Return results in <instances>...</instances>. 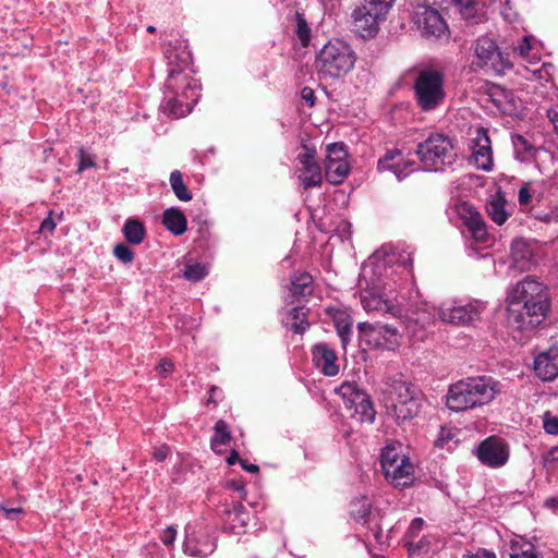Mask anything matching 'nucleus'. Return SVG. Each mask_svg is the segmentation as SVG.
I'll list each match as a JSON object with an SVG mask.
<instances>
[{
    "label": "nucleus",
    "instance_id": "nucleus-35",
    "mask_svg": "<svg viewBox=\"0 0 558 558\" xmlns=\"http://www.w3.org/2000/svg\"><path fill=\"white\" fill-rule=\"evenodd\" d=\"M291 294L296 298H305L313 292V278L308 272L294 274L291 278Z\"/></svg>",
    "mask_w": 558,
    "mask_h": 558
},
{
    "label": "nucleus",
    "instance_id": "nucleus-19",
    "mask_svg": "<svg viewBox=\"0 0 558 558\" xmlns=\"http://www.w3.org/2000/svg\"><path fill=\"white\" fill-rule=\"evenodd\" d=\"M472 159L477 169L490 171L493 169L494 159L492 150V142L488 132L484 128H480L475 132L472 140Z\"/></svg>",
    "mask_w": 558,
    "mask_h": 558
},
{
    "label": "nucleus",
    "instance_id": "nucleus-24",
    "mask_svg": "<svg viewBox=\"0 0 558 558\" xmlns=\"http://www.w3.org/2000/svg\"><path fill=\"white\" fill-rule=\"evenodd\" d=\"M534 371L542 380H554L558 376V348L541 352L534 360Z\"/></svg>",
    "mask_w": 558,
    "mask_h": 558
},
{
    "label": "nucleus",
    "instance_id": "nucleus-18",
    "mask_svg": "<svg viewBox=\"0 0 558 558\" xmlns=\"http://www.w3.org/2000/svg\"><path fill=\"white\" fill-rule=\"evenodd\" d=\"M480 307L472 303L461 304L457 302L442 303L438 308L439 318L444 323L453 325H466L478 319Z\"/></svg>",
    "mask_w": 558,
    "mask_h": 558
},
{
    "label": "nucleus",
    "instance_id": "nucleus-22",
    "mask_svg": "<svg viewBox=\"0 0 558 558\" xmlns=\"http://www.w3.org/2000/svg\"><path fill=\"white\" fill-rule=\"evenodd\" d=\"M457 214L476 242H486L488 236L486 225L481 214L473 206L466 203L460 204L457 206Z\"/></svg>",
    "mask_w": 558,
    "mask_h": 558
},
{
    "label": "nucleus",
    "instance_id": "nucleus-15",
    "mask_svg": "<svg viewBox=\"0 0 558 558\" xmlns=\"http://www.w3.org/2000/svg\"><path fill=\"white\" fill-rule=\"evenodd\" d=\"M325 177L331 184L341 183L350 171L348 151L343 143H332L327 146Z\"/></svg>",
    "mask_w": 558,
    "mask_h": 558
},
{
    "label": "nucleus",
    "instance_id": "nucleus-21",
    "mask_svg": "<svg viewBox=\"0 0 558 558\" xmlns=\"http://www.w3.org/2000/svg\"><path fill=\"white\" fill-rule=\"evenodd\" d=\"M313 364L325 376L333 377L339 374L340 366L337 363L338 356L336 351L326 342H319L312 347L311 350Z\"/></svg>",
    "mask_w": 558,
    "mask_h": 558
},
{
    "label": "nucleus",
    "instance_id": "nucleus-63",
    "mask_svg": "<svg viewBox=\"0 0 558 558\" xmlns=\"http://www.w3.org/2000/svg\"><path fill=\"white\" fill-rule=\"evenodd\" d=\"M209 392H210V397L208 399V402L216 403L215 397H217V393H219L220 390L217 387H211Z\"/></svg>",
    "mask_w": 558,
    "mask_h": 558
},
{
    "label": "nucleus",
    "instance_id": "nucleus-1",
    "mask_svg": "<svg viewBox=\"0 0 558 558\" xmlns=\"http://www.w3.org/2000/svg\"><path fill=\"white\" fill-rule=\"evenodd\" d=\"M549 299L546 287L526 277L518 282L510 296L508 317L522 331L532 330L546 317Z\"/></svg>",
    "mask_w": 558,
    "mask_h": 558
},
{
    "label": "nucleus",
    "instance_id": "nucleus-17",
    "mask_svg": "<svg viewBox=\"0 0 558 558\" xmlns=\"http://www.w3.org/2000/svg\"><path fill=\"white\" fill-rule=\"evenodd\" d=\"M414 22L426 38H441L448 33V26L442 16L437 10L428 7L417 8Z\"/></svg>",
    "mask_w": 558,
    "mask_h": 558
},
{
    "label": "nucleus",
    "instance_id": "nucleus-30",
    "mask_svg": "<svg viewBox=\"0 0 558 558\" xmlns=\"http://www.w3.org/2000/svg\"><path fill=\"white\" fill-rule=\"evenodd\" d=\"M162 223L174 235L183 234L187 229L184 214L175 207L168 208L162 214Z\"/></svg>",
    "mask_w": 558,
    "mask_h": 558
},
{
    "label": "nucleus",
    "instance_id": "nucleus-52",
    "mask_svg": "<svg viewBox=\"0 0 558 558\" xmlns=\"http://www.w3.org/2000/svg\"><path fill=\"white\" fill-rule=\"evenodd\" d=\"M95 166V161L90 155H87L83 149H80V163L78 172Z\"/></svg>",
    "mask_w": 558,
    "mask_h": 558
},
{
    "label": "nucleus",
    "instance_id": "nucleus-41",
    "mask_svg": "<svg viewBox=\"0 0 558 558\" xmlns=\"http://www.w3.org/2000/svg\"><path fill=\"white\" fill-rule=\"evenodd\" d=\"M208 275V269L204 264H190L185 266L183 277L190 281L197 282Z\"/></svg>",
    "mask_w": 558,
    "mask_h": 558
},
{
    "label": "nucleus",
    "instance_id": "nucleus-31",
    "mask_svg": "<svg viewBox=\"0 0 558 558\" xmlns=\"http://www.w3.org/2000/svg\"><path fill=\"white\" fill-rule=\"evenodd\" d=\"M506 205L507 201L501 192H498L492 196L486 205L487 215L495 223L499 226L504 225L510 215L506 209Z\"/></svg>",
    "mask_w": 558,
    "mask_h": 558
},
{
    "label": "nucleus",
    "instance_id": "nucleus-9",
    "mask_svg": "<svg viewBox=\"0 0 558 558\" xmlns=\"http://www.w3.org/2000/svg\"><path fill=\"white\" fill-rule=\"evenodd\" d=\"M381 468L385 476L396 487H404L414 481V465L404 454L403 446L395 442L381 451Z\"/></svg>",
    "mask_w": 558,
    "mask_h": 558
},
{
    "label": "nucleus",
    "instance_id": "nucleus-23",
    "mask_svg": "<svg viewBox=\"0 0 558 558\" xmlns=\"http://www.w3.org/2000/svg\"><path fill=\"white\" fill-rule=\"evenodd\" d=\"M377 168L379 171H391L398 180H402L415 170V162L404 160L401 151L396 149L387 151L378 160Z\"/></svg>",
    "mask_w": 558,
    "mask_h": 558
},
{
    "label": "nucleus",
    "instance_id": "nucleus-55",
    "mask_svg": "<svg viewBox=\"0 0 558 558\" xmlns=\"http://www.w3.org/2000/svg\"><path fill=\"white\" fill-rule=\"evenodd\" d=\"M301 98L310 106L313 107L315 105V93L311 87H303L301 90Z\"/></svg>",
    "mask_w": 558,
    "mask_h": 558
},
{
    "label": "nucleus",
    "instance_id": "nucleus-60",
    "mask_svg": "<svg viewBox=\"0 0 558 558\" xmlns=\"http://www.w3.org/2000/svg\"><path fill=\"white\" fill-rule=\"evenodd\" d=\"M240 463H241V466L250 472V473H257L258 472V465L256 464H253V463H248L246 460H240Z\"/></svg>",
    "mask_w": 558,
    "mask_h": 558
},
{
    "label": "nucleus",
    "instance_id": "nucleus-20",
    "mask_svg": "<svg viewBox=\"0 0 558 558\" xmlns=\"http://www.w3.org/2000/svg\"><path fill=\"white\" fill-rule=\"evenodd\" d=\"M384 21L381 17L375 16L371 10L361 5L356 7L351 13L352 31L362 38H374L379 31V24Z\"/></svg>",
    "mask_w": 558,
    "mask_h": 558
},
{
    "label": "nucleus",
    "instance_id": "nucleus-61",
    "mask_svg": "<svg viewBox=\"0 0 558 558\" xmlns=\"http://www.w3.org/2000/svg\"><path fill=\"white\" fill-rule=\"evenodd\" d=\"M547 117L551 121L556 132L558 133V111L550 109L547 111Z\"/></svg>",
    "mask_w": 558,
    "mask_h": 558
},
{
    "label": "nucleus",
    "instance_id": "nucleus-54",
    "mask_svg": "<svg viewBox=\"0 0 558 558\" xmlns=\"http://www.w3.org/2000/svg\"><path fill=\"white\" fill-rule=\"evenodd\" d=\"M453 439V433L451 428H441L439 437L437 439V445L440 447H446Z\"/></svg>",
    "mask_w": 558,
    "mask_h": 558
},
{
    "label": "nucleus",
    "instance_id": "nucleus-48",
    "mask_svg": "<svg viewBox=\"0 0 558 558\" xmlns=\"http://www.w3.org/2000/svg\"><path fill=\"white\" fill-rule=\"evenodd\" d=\"M543 427L547 434L558 435V416L545 412L543 416Z\"/></svg>",
    "mask_w": 558,
    "mask_h": 558
},
{
    "label": "nucleus",
    "instance_id": "nucleus-4",
    "mask_svg": "<svg viewBox=\"0 0 558 558\" xmlns=\"http://www.w3.org/2000/svg\"><path fill=\"white\" fill-rule=\"evenodd\" d=\"M386 413L396 423L402 424L413 420L421 411V391L411 383L393 380L385 391Z\"/></svg>",
    "mask_w": 558,
    "mask_h": 558
},
{
    "label": "nucleus",
    "instance_id": "nucleus-49",
    "mask_svg": "<svg viewBox=\"0 0 558 558\" xmlns=\"http://www.w3.org/2000/svg\"><path fill=\"white\" fill-rule=\"evenodd\" d=\"M177 538V530L174 526L170 525L166 527L160 534V541L167 547L173 546Z\"/></svg>",
    "mask_w": 558,
    "mask_h": 558
},
{
    "label": "nucleus",
    "instance_id": "nucleus-37",
    "mask_svg": "<svg viewBox=\"0 0 558 558\" xmlns=\"http://www.w3.org/2000/svg\"><path fill=\"white\" fill-rule=\"evenodd\" d=\"M371 502L366 497L357 498L351 504L350 513L359 523H366L371 513Z\"/></svg>",
    "mask_w": 558,
    "mask_h": 558
},
{
    "label": "nucleus",
    "instance_id": "nucleus-59",
    "mask_svg": "<svg viewBox=\"0 0 558 558\" xmlns=\"http://www.w3.org/2000/svg\"><path fill=\"white\" fill-rule=\"evenodd\" d=\"M0 510L4 512V515L8 519H14L17 514H21L23 512V510L21 508L1 507Z\"/></svg>",
    "mask_w": 558,
    "mask_h": 558
},
{
    "label": "nucleus",
    "instance_id": "nucleus-6",
    "mask_svg": "<svg viewBox=\"0 0 558 558\" xmlns=\"http://www.w3.org/2000/svg\"><path fill=\"white\" fill-rule=\"evenodd\" d=\"M415 154L426 171H444L457 159L453 141L444 133H430L417 144Z\"/></svg>",
    "mask_w": 558,
    "mask_h": 558
},
{
    "label": "nucleus",
    "instance_id": "nucleus-16",
    "mask_svg": "<svg viewBox=\"0 0 558 558\" xmlns=\"http://www.w3.org/2000/svg\"><path fill=\"white\" fill-rule=\"evenodd\" d=\"M359 330L371 345L384 349H393L399 344L400 333L396 327L380 323H360Z\"/></svg>",
    "mask_w": 558,
    "mask_h": 558
},
{
    "label": "nucleus",
    "instance_id": "nucleus-5",
    "mask_svg": "<svg viewBox=\"0 0 558 558\" xmlns=\"http://www.w3.org/2000/svg\"><path fill=\"white\" fill-rule=\"evenodd\" d=\"M356 62V54L352 47L341 39L326 43L317 52L315 68L320 77L340 78L347 75Z\"/></svg>",
    "mask_w": 558,
    "mask_h": 558
},
{
    "label": "nucleus",
    "instance_id": "nucleus-13",
    "mask_svg": "<svg viewBox=\"0 0 558 558\" xmlns=\"http://www.w3.org/2000/svg\"><path fill=\"white\" fill-rule=\"evenodd\" d=\"M478 461L492 469L504 466L510 457L509 444L498 436H489L474 449Z\"/></svg>",
    "mask_w": 558,
    "mask_h": 558
},
{
    "label": "nucleus",
    "instance_id": "nucleus-56",
    "mask_svg": "<svg viewBox=\"0 0 558 558\" xmlns=\"http://www.w3.org/2000/svg\"><path fill=\"white\" fill-rule=\"evenodd\" d=\"M169 451L170 449L167 445H161L154 449L153 457L156 461L162 462L168 457Z\"/></svg>",
    "mask_w": 558,
    "mask_h": 558
},
{
    "label": "nucleus",
    "instance_id": "nucleus-27",
    "mask_svg": "<svg viewBox=\"0 0 558 558\" xmlns=\"http://www.w3.org/2000/svg\"><path fill=\"white\" fill-rule=\"evenodd\" d=\"M250 519V512L242 504H233L232 508L226 511L225 529L234 535H241L245 533Z\"/></svg>",
    "mask_w": 558,
    "mask_h": 558
},
{
    "label": "nucleus",
    "instance_id": "nucleus-50",
    "mask_svg": "<svg viewBox=\"0 0 558 558\" xmlns=\"http://www.w3.org/2000/svg\"><path fill=\"white\" fill-rule=\"evenodd\" d=\"M532 49L530 38L527 36L523 37L518 46L514 47L513 52L520 56L522 59H527L530 51Z\"/></svg>",
    "mask_w": 558,
    "mask_h": 558
},
{
    "label": "nucleus",
    "instance_id": "nucleus-64",
    "mask_svg": "<svg viewBox=\"0 0 558 558\" xmlns=\"http://www.w3.org/2000/svg\"><path fill=\"white\" fill-rule=\"evenodd\" d=\"M189 61H190V56H189V53L183 52V57L181 58V62H182L184 65H186V64L189 63Z\"/></svg>",
    "mask_w": 558,
    "mask_h": 558
},
{
    "label": "nucleus",
    "instance_id": "nucleus-53",
    "mask_svg": "<svg viewBox=\"0 0 558 558\" xmlns=\"http://www.w3.org/2000/svg\"><path fill=\"white\" fill-rule=\"evenodd\" d=\"M174 369V365L169 360H161L158 365L156 366V371L158 374L162 377L168 376L170 373H172Z\"/></svg>",
    "mask_w": 558,
    "mask_h": 558
},
{
    "label": "nucleus",
    "instance_id": "nucleus-44",
    "mask_svg": "<svg viewBox=\"0 0 558 558\" xmlns=\"http://www.w3.org/2000/svg\"><path fill=\"white\" fill-rule=\"evenodd\" d=\"M452 3L465 20H472L474 17V8L476 4L474 0H452Z\"/></svg>",
    "mask_w": 558,
    "mask_h": 558
},
{
    "label": "nucleus",
    "instance_id": "nucleus-39",
    "mask_svg": "<svg viewBox=\"0 0 558 558\" xmlns=\"http://www.w3.org/2000/svg\"><path fill=\"white\" fill-rule=\"evenodd\" d=\"M395 0H364L361 7L373 12L375 16L386 20L389 10L392 8Z\"/></svg>",
    "mask_w": 558,
    "mask_h": 558
},
{
    "label": "nucleus",
    "instance_id": "nucleus-25",
    "mask_svg": "<svg viewBox=\"0 0 558 558\" xmlns=\"http://www.w3.org/2000/svg\"><path fill=\"white\" fill-rule=\"evenodd\" d=\"M215 549L216 543L208 535L187 534L183 544L184 553L196 558H205Z\"/></svg>",
    "mask_w": 558,
    "mask_h": 558
},
{
    "label": "nucleus",
    "instance_id": "nucleus-2",
    "mask_svg": "<svg viewBox=\"0 0 558 558\" xmlns=\"http://www.w3.org/2000/svg\"><path fill=\"white\" fill-rule=\"evenodd\" d=\"M397 271L385 260L371 262L362 268L359 280L361 303L365 311H378L399 315L400 310L395 306L389 294L397 290Z\"/></svg>",
    "mask_w": 558,
    "mask_h": 558
},
{
    "label": "nucleus",
    "instance_id": "nucleus-12",
    "mask_svg": "<svg viewBox=\"0 0 558 558\" xmlns=\"http://www.w3.org/2000/svg\"><path fill=\"white\" fill-rule=\"evenodd\" d=\"M543 193L536 183L523 182L518 191V203L522 213L529 214L535 219L544 222H551L558 219L554 210L545 211L539 208Z\"/></svg>",
    "mask_w": 558,
    "mask_h": 558
},
{
    "label": "nucleus",
    "instance_id": "nucleus-42",
    "mask_svg": "<svg viewBox=\"0 0 558 558\" xmlns=\"http://www.w3.org/2000/svg\"><path fill=\"white\" fill-rule=\"evenodd\" d=\"M404 546L408 548L409 553L414 555H422L429 550L430 539L428 536H422L418 541H407Z\"/></svg>",
    "mask_w": 558,
    "mask_h": 558
},
{
    "label": "nucleus",
    "instance_id": "nucleus-28",
    "mask_svg": "<svg viewBox=\"0 0 558 558\" xmlns=\"http://www.w3.org/2000/svg\"><path fill=\"white\" fill-rule=\"evenodd\" d=\"M434 311L426 304L411 310L407 314L405 328L415 335L418 329H424L434 322Z\"/></svg>",
    "mask_w": 558,
    "mask_h": 558
},
{
    "label": "nucleus",
    "instance_id": "nucleus-58",
    "mask_svg": "<svg viewBox=\"0 0 558 558\" xmlns=\"http://www.w3.org/2000/svg\"><path fill=\"white\" fill-rule=\"evenodd\" d=\"M463 558H497L495 553L486 550V549H478L476 553L468 556H463Z\"/></svg>",
    "mask_w": 558,
    "mask_h": 558
},
{
    "label": "nucleus",
    "instance_id": "nucleus-47",
    "mask_svg": "<svg viewBox=\"0 0 558 558\" xmlns=\"http://www.w3.org/2000/svg\"><path fill=\"white\" fill-rule=\"evenodd\" d=\"M543 464L546 469L555 470L558 468V446L551 447L543 456Z\"/></svg>",
    "mask_w": 558,
    "mask_h": 558
},
{
    "label": "nucleus",
    "instance_id": "nucleus-11",
    "mask_svg": "<svg viewBox=\"0 0 558 558\" xmlns=\"http://www.w3.org/2000/svg\"><path fill=\"white\" fill-rule=\"evenodd\" d=\"M336 392L343 399L344 405L351 411L360 422L373 423L375 420V409L368 395L359 388L355 381H344Z\"/></svg>",
    "mask_w": 558,
    "mask_h": 558
},
{
    "label": "nucleus",
    "instance_id": "nucleus-3",
    "mask_svg": "<svg viewBox=\"0 0 558 558\" xmlns=\"http://www.w3.org/2000/svg\"><path fill=\"white\" fill-rule=\"evenodd\" d=\"M500 392L501 385L493 377H470L449 387L446 405L454 412L466 411L490 403Z\"/></svg>",
    "mask_w": 558,
    "mask_h": 558
},
{
    "label": "nucleus",
    "instance_id": "nucleus-57",
    "mask_svg": "<svg viewBox=\"0 0 558 558\" xmlns=\"http://www.w3.org/2000/svg\"><path fill=\"white\" fill-rule=\"evenodd\" d=\"M56 229V222L53 221L52 217H51V213L49 214V216L47 218L44 219V221L41 222L40 225V231L46 233H52L53 230Z\"/></svg>",
    "mask_w": 558,
    "mask_h": 558
},
{
    "label": "nucleus",
    "instance_id": "nucleus-10",
    "mask_svg": "<svg viewBox=\"0 0 558 558\" xmlns=\"http://www.w3.org/2000/svg\"><path fill=\"white\" fill-rule=\"evenodd\" d=\"M472 66L487 74L502 75L512 64L489 36L478 37L472 45Z\"/></svg>",
    "mask_w": 558,
    "mask_h": 558
},
{
    "label": "nucleus",
    "instance_id": "nucleus-51",
    "mask_svg": "<svg viewBox=\"0 0 558 558\" xmlns=\"http://www.w3.org/2000/svg\"><path fill=\"white\" fill-rule=\"evenodd\" d=\"M227 487L238 494V497L244 499L246 497L245 484L242 481H229Z\"/></svg>",
    "mask_w": 558,
    "mask_h": 558
},
{
    "label": "nucleus",
    "instance_id": "nucleus-32",
    "mask_svg": "<svg viewBox=\"0 0 558 558\" xmlns=\"http://www.w3.org/2000/svg\"><path fill=\"white\" fill-rule=\"evenodd\" d=\"M509 558H543V555L527 539L514 537L510 542Z\"/></svg>",
    "mask_w": 558,
    "mask_h": 558
},
{
    "label": "nucleus",
    "instance_id": "nucleus-45",
    "mask_svg": "<svg viewBox=\"0 0 558 558\" xmlns=\"http://www.w3.org/2000/svg\"><path fill=\"white\" fill-rule=\"evenodd\" d=\"M113 255L124 264H130L134 259L133 251L123 243L114 246Z\"/></svg>",
    "mask_w": 558,
    "mask_h": 558
},
{
    "label": "nucleus",
    "instance_id": "nucleus-36",
    "mask_svg": "<svg viewBox=\"0 0 558 558\" xmlns=\"http://www.w3.org/2000/svg\"><path fill=\"white\" fill-rule=\"evenodd\" d=\"M125 240L133 245L141 244L146 235L144 225L137 219H128L122 228Z\"/></svg>",
    "mask_w": 558,
    "mask_h": 558
},
{
    "label": "nucleus",
    "instance_id": "nucleus-14",
    "mask_svg": "<svg viewBox=\"0 0 558 558\" xmlns=\"http://www.w3.org/2000/svg\"><path fill=\"white\" fill-rule=\"evenodd\" d=\"M299 167L296 177L305 190L318 187L323 183V173L316 159V149L306 144L302 145V151L296 157Z\"/></svg>",
    "mask_w": 558,
    "mask_h": 558
},
{
    "label": "nucleus",
    "instance_id": "nucleus-43",
    "mask_svg": "<svg viewBox=\"0 0 558 558\" xmlns=\"http://www.w3.org/2000/svg\"><path fill=\"white\" fill-rule=\"evenodd\" d=\"M336 328L341 339L342 345L345 347L350 341L351 335V323L349 322V317L345 316L343 318L336 319Z\"/></svg>",
    "mask_w": 558,
    "mask_h": 558
},
{
    "label": "nucleus",
    "instance_id": "nucleus-33",
    "mask_svg": "<svg viewBox=\"0 0 558 558\" xmlns=\"http://www.w3.org/2000/svg\"><path fill=\"white\" fill-rule=\"evenodd\" d=\"M286 327L291 329L294 333H304L310 324L307 322V310L303 306L292 308L283 319Z\"/></svg>",
    "mask_w": 558,
    "mask_h": 558
},
{
    "label": "nucleus",
    "instance_id": "nucleus-7",
    "mask_svg": "<svg viewBox=\"0 0 558 558\" xmlns=\"http://www.w3.org/2000/svg\"><path fill=\"white\" fill-rule=\"evenodd\" d=\"M413 90L418 108L425 112L434 111L446 98L444 73L435 68L420 70L414 80Z\"/></svg>",
    "mask_w": 558,
    "mask_h": 558
},
{
    "label": "nucleus",
    "instance_id": "nucleus-8",
    "mask_svg": "<svg viewBox=\"0 0 558 558\" xmlns=\"http://www.w3.org/2000/svg\"><path fill=\"white\" fill-rule=\"evenodd\" d=\"M169 64V76L166 82L169 95L166 96L161 106L163 111L175 118H181L191 112L196 102V95H194L187 77L181 75L182 68L180 65L171 66V62Z\"/></svg>",
    "mask_w": 558,
    "mask_h": 558
},
{
    "label": "nucleus",
    "instance_id": "nucleus-62",
    "mask_svg": "<svg viewBox=\"0 0 558 558\" xmlns=\"http://www.w3.org/2000/svg\"><path fill=\"white\" fill-rule=\"evenodd\" d=\"M240 460L241 459L239 458L238 452L235 450H232L227 458V463L229 465H233L236 461L240 462Z\"/></svg>",
    "mask_w": 558,
    "mask_h": 558
},
{
    "label": "nucleus",
    "instance_id": "nucleus-29",
    "mask_svg": "<svg viewBox=\"0 0 558 558\" xmlns=\"http://www.w3.org/2000/svg\"><path fill=\"white\" fill-rule=\"evenodd\" d=\"M511 143L513 146L514 157L520 162H532L536 159L539 148L525 136L518 133L511 134Z\"/></svg>",
    "mask_w": 558,
    "mask_h": 558
},
{
    "label": "nucleus",
    "instance_id": "nucleus-34",
    "mask_svg": "<svg viewBox=\"0 0 558 558\" xmlns=\"http://www.w3.org/2000/svg\"><path fill=\"white\" fill-rule=\"evenodd\" d=\"M231 441V433L228 424L223 420L216 422L214 426V436L210 440V447L214 452L221 454L225 451V447Z\"/></svg>",
    "mask_w": 558,
    "mask_h": 558
},
{
    "label": "nucleus",
    "instance_id": "nucleus-40",
    "mask_svg": "<svg viewBox=\"0 0 558 558\" xmlns=\"http://www.w3.org/2000/svg\"><path fill=\"white\" fill-rule=\"evenodd\" d=\"M296 28L295 34L303 47H307L311 40V27L308 26L305 17L301 13H296Z\"/></svg>",
    "mask_w": 558,
    "mask_h": 558
},
{
    "label": "nucleus",
    "instance_id": "nucleus-26",
    "mask_svg": "<svg viewBox=\"0 0 558 558\" xmlns=\"http://www.w3.org/2000/svg\"><path fill=\"white\" fill-rule=\"evenodd\" d=\"M511 260L513 266L521 270L526 271L531 269L534 258L532 244L522 238L514 239L511 243Z\"/></svg>",
    "mask_w": 558,
    "mask_h": 558
},
{
    "label": "nucleus",
    "instance_id": "nucleus-38",
    "mask_svg": "<svg viewBox=\"0 0 558 558\" xmlns=\"http://www.w3.org/2000/svg\"><path fill=\"white\" fill-rule=\"evenodd\" d=\"M169 181L173 193L180 201L187 202L192 199V194L184 184L182 173L179 170L171 172Z\"/></svg>",
    "mask_w": 558,
    "mask_h": 558
},
{
    "label": "nucleus",
    "instance_id": "nucleus-46",
    "mask_svg": "<svg viewBox=\"0 0 558 558\" xmlns=\"http://www.w3.org/2000/svg\"><path fill=\"white\" fill-rule=\"evenodd\" d=\"M424 524L425 522L422 518L413 519L404 535V543H407V541L416 539L420 536Z\"/></svg>",
    "mask_w": 558,
    "mask_h": 558
}]
</instances>
